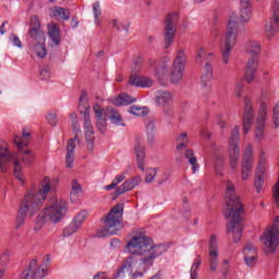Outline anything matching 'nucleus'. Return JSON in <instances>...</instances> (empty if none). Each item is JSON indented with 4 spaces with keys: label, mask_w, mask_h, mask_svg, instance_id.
Segmentation results:
<instances>
[{
    "label": "nucleus",
    "mask_w": 279,
    "mask_h": 279,
    "mask_svg": "<svg viewBox=\"0 0 279 279\" xmlns=\"http://www.w3.org/2000/svg\"><path fill=\"white\" fill-rule=\"evenodd\" d=\"M225 199L227 208L225 217L229 220L227 223L228 234L233 233V241L239 243L243 236V202L236 196V185L231 180L226 181Z\"/></svg>",
    "instance_id": "1"
},
{
    "label": "nucleus",
    "mask_w": 279,
    "mask_h": 279,
    "mask_svg": "<svg viewBox=\"0 0 279 279\" xmlns=\"http://www.w3.org/2000/svg\"><path fill=\"white\" fill-rule=\"evenodd\" d=\"M48 193H51V179L49 177H46L41 181L40 189L38 191L33 187L24 196V199L20 207V211L15 219V230H19L21 226L25 223L26 215H29V217H34V215H36V213L40 210L43 203L45 202V199H47Z\"/></svg>",
    "instance_id": "2"
},
{
    "label": "nucleus",
    "mask_w": 279,
    "mask_h": 279,
    "mask_svg": "<svg viewBox=\"0 0 279 279\" xmlns=\"http://www.w3.org/2000/svg\"><path fill=\"white\" fill-rule=\"evenodd\" d=\"M126 248L134 256H143L140 259V266L144 271L153 267L154 260L167 252V245L157 244L153 246L151 240L147 236H133L128 242Z\"/></svg>",
    "instance_id": "3"
},
{
    "label": "nucleus",
    "mask_w": 279,
    "mask_h": 279,
    "mask_svg": "<svg viewBox=\"0 0 279 279\" xmlns=\"http://www.w3.org/2000/svg\"><path fill=\"white\" fill-rule=\"evenodd\" d=\"M69 213V203L62 198L52 197L47 206L38 214L35 225V232L41 230L43 226L50 223H60Z\"/></svg>",
    "instance_id": "4"
},
{
    "label": "nucleus",
    "mask_w": 279,
    "mask_h": 279,
    "mask_svg": "<svg viewBox=\"0 0 279 279\" xmlns=\"http://www.w3.org/2000/svg\"><path fill=\"white\" fill-rule=\"evenodd\" d=\"M245 32V25L239 23L236 17L231 16L227 24V33L220 44V53L222 64H230V54L236 46L239 34Z\"/></svg>",
    "instance_id": "5"
},
{
    "label": "nucleus",
    "mask_w": 279,
    "mask_h": 279,
    "mask_svg": "<svg viewBox=\"0 0 279 279\" xmlns=\"http://www.w3.org/2000/svg\"><path fill=\"white\" fill-rule=\"evenodd\" d=\"M123 218V206L116 205L104 220V228L96 232L98 239L112 236L121 230V219Z\"/></svg>",
    "instance_id": "6"
},
{
    "label": "nucleus",
    "mask_w": 279,
    "mask_h": 279,
    "mask_svg": "<svg viewBox=\"0 0 279 279\" xmlns=\"http://www.w3.org/2000/svg\"><path fill=\"white\" fill-rule=\"evenodd\" d=\"M78 107L85 110H80L81 114L84 116V130L87 143V150L93 154L95 149V130L93 129V123L90 122V105H88V94L82 92L78 99Z\"/></svg>",
    "instance_id": "7"
},
{
    "label": "nucleus",
    "mask_w": 279,
    "mask_h": 279,
    "mask_svg": "<svg viewBox=\"0 0 279 279\" xmlns=\"http://www.w3.org/2000/svg\"><path fill=\"white\" fill-rule=\"evenodd\" d=\"M13 162V175L23 182V169L21 167V161H19V153H11L5 147H0V169L1 171H8V166Z\"/></svg>",
    "instance_id": "8"
},
{
    "label": "nucleus",
    "mask_w": 279,
    "mask_h": 279,
    "mask_svg": "<svg viewBox=\"0 0 279 279\" xmlns=\"http://www.w3.org/2000/svg\"><path fill=\"white\" fill-rule=\"evenodd\" d=\"M31 138L32 133L25 129H23L22 131V136L15 135L13 137V143L17 147L20 156H22V161L24 162V165H32L34 162V159L36 158L34 150H23V147H27V145H29Z\"/></svg>",
    "instance_id": "9"
},
{
    "label": "nucleus",
    "mask_w": 279,
    "mask_h": 279,
    "mask_svg": "<svg viewBox=\"0 0 279 279\" xmlns=\"http://www.w3.org/2000/svg\"><path fill=\"white\" fill-rule=\"evenodd\" d=\"M262 243L264 244V252L271 254L278 250L279 245V216L275 218V225H272L262 236Z\"/></svg>",
    "instance_id": "10"
},
{
    "label": "nucleus",
    "mask_w": 279,
    "mask_h": 279,
    "mask_svg": "<svg viewBox=\"0 0 279 279\" xmlns=\"http://www.w3.org/2000/svg\"><path fill=\"white\" fill-rule=\"evenodd\" d=\"M264 32L267 40H274L279 32V0H274L272 14L266 21Z\"/></svg>",
    "instance_id": "11"
},
{
    "label": "nucleus",
    "mask_w": 279,
    "mask_h": 279,
    "mask_svg": "<svg viewBox=\"0 0 279 279\" xmlns=\"http://www.w3.org/2000/svg\"><path fill=\"white\" fill-rule=\"evenodd\" d=\"M186 66V54L180 50L172 63L170 71V82L172 84H180L182 77H184V69Z\"/></svg>",
    "instance_id": "12"
},
{
    "label": "nucleus",
    "mask_w": 279,
    "mask_h": 279,
    "mask_svg": "<svg viewBox=\"0 0 279 279\" xmlns=\"http://www.w3.org/2000/svg\"><path fill=\"white\" fill-rule=\"evenodd\" d=\"M178 23V13H169L165 21L163 43L165 49H169L173 45L175 38V25Z\"/></svg>",
    "instance_id": "13"
},
{
    "label": "nucleus",
    "mask_w": 279,
    "mask_h": 279,
    "mask_svg": "<svg viewBox=\"0 0 279 279\" xmlns=\"http://www.w3.org/2000/svg\"><path fill=\"white\" fill-rule=\"evenodd\" d=\"M47 276V264L38 266L36 259H32L26 270L21 275L20 279H44Z\"/></svg>",
    "instance_id": "14"
},
{
    "label": "nucleus",
    "mask_w": 279,
    "mask_h": 279,
    "mask_svg": "<svg viewBox=\"0 0 279 279\" xmlns=\"http://www.w3.org/2000/svg\"><path fill=\"white\" fill-rule=\"evenodd\" d=\"M252 165H254V149L252 144H248L244 149V155L242 157V169L241 178L243 182L250 180V173H252Z\"/></svg>",
    "instance_id": "15"
},
{
    "label": "nucleus",
    "mask_w": 279,
    "mask_h": 279,
    "mask_svg": "<svg viewBox=\"0 0 279 279\" xmlns=\"http://www.w3.org/2000/svg\"><path fill=\"white\" fill-rule=\"evenodd\" d=\"M254 123V104L250 97L244 98V112L242 117V128L244 134H250L252 125Z\"/></svg>",
    "instance_id": "16"
},
{
    "label": "nucleus",
    "mask_w": 279,
    "mask_h": 279,
    "mask_svg": "<svg viewBox=\"0 0 279 279\" xmlns=\"http://www.w3.org/2000/svg\"><path fill=\"white\" fill-rule=\"evenodd\" d=\"M137 263H138V260H136L134 258V256H130L124 262V265H122L120 267V269L118 270V272L116 275V278L117 279L124 278L125 274H130V276H132L133 279L143 277L145 272H143V271H135L134 272V268L136 267Z\"/></svg>",
    "instance_id": "17"
},
{
    "label": "nucleus",
    "mask_w": 279,
    "mask_h": 279,
    "mask_svg": "<svg viewBox=\"0 0 279 279\" xmlns=\"http://www.w3.org/2000/svg\"><path fill=\"white\" fill-rule=\"evenodd\" d=\"M265 123H267V105L262 102L259 106L257 120H256V128H255V140L263 141L265 136Z\"/></svg>",
    "instance_id": "18"
},
{
    "label": "nucleus",
    "mask_w": 279,
    "mask_h": 279,
    "mask_svg": "<svg viewBox=\"0 0 279 279\" xmlns=\"http://www.w3.org/2000/svg\"><path fill=\"white\" fill-rule=\"evenodd\" d=\"M86 211L78 213L75 218L72 220V222L64 228L63 234L64 236H71V234H75L77 230L82 228V223L86 221Z\"/></svg>",
    "instance_id": "19"
},
{
    "label": "nucleus",
    "mask_w": 279,
    "mask_h": 279,
    "mask_svg": "<svg viewBox=\"0 0 279 279\" xmlns=\"http://www.w3.org/2000/svg\"><path fill=\"white\" fill-rule=\"evenodd\" d=\"M80 138H77V135L68 142L65 155V167L68 169L73 168V162H75V147H77Z\"/></svg>",
    "instance_id": "20"
},
{
    "label": "nucleus",
    "mask_w": 279,
    "mask_h": 279,
    "mask_svg": "<svg viewBox=\"0 0 279 279\" xmlns=\"http://www.w3.org/2000/svg\"><path fill=\"white\" fill-rule=\"evenodd\" d=\"M133 149L137 162V168L141 169V171L145 172V158H147L145 153V146L141 141H137L135 142Z\"/></svg>",
    "instance_id": "21"
},
{
    "label": "nucleus",
    "mask_w": 279,
    "mask_h": 279,
    "mask_svg": "<svg viewBox=\"0 0 279 279\" xmlns=\"http://www.w3.org/2000/svg\"><path fill=\"white\" fill-rule=\"evenodd\" d=\"M131 86H137L138 88H151L154 86V81L147 76H131L129 80Z\"/></svg>",
    "instance_id": "22"
},
{
    "label": "nucleus",
    "mask_w": 279,
    "mask_h": 279,
    "mask_svg": "<svg viewBox=\"0 0 279 279\" xmlns=\"http://www.w3.org/2000/svg\"><path fill=\"white\" fill-rule=\"evenodd\" d=\"M51 19H56V21H69L71 19V12L62 7H52L50 9Z\"/></svg>",
    "instance_id": "23"
},
{
    "label": "nucleus",
    "mask_w": 279,
    "mask_h": 279,
    "mask_svg": "<svg viewBox=\"0 0 279 279\" xmlns=\"http://www.w3.org/2000/svg\"><path fill=\"white\" fill-rule=\"evenodd\" d=\"M252 19V3L247 0H241L240 2V21L242 23H250Z\"/></svg>",
    "instance_id": "24"
},
{
    "label": "nucleus",
    "mask_w": 279,
    "mask_h": 279,
    "mask_svg": "<svg viewBox=\"0 0 279 279\" xmlns=\"http://www.w3.org/2000/svg\"><path fill=\"white\" fill-rule=\"evenodd\" d=\"M48 36L52 45H54V47L60 46L62 37L60 36V28L58 27V24L56 23L48 24Z\"/></svg>",
    "instance_id": "25"
},
{
    "label": "nucleus",
    "mask_w": 279,
    "mask_h": 279,
    "mask_svg": "<svg viewBox=\"0 0 279 279\" xmlns=\"http://www.w3.org/2000/svg\"><path fill=\"white\" fill-rule=\"evenodd\" d=\"M239 158H241V148L236 146L229 148V166L231 171H235L236 167H239Z\"/></svg>",
    "instance_id": "26"
},
{
    "label": "nucleus",
    "mask_w": 279,
    "mask_h": 279,
    "mask_svg": "<svg viewBox=\"0 0 279 279\" xmlns=\"http://www.w3.org/2000/svg\"><path fill=\"white\" fill-rule=\"evenodd\" d=\"M184 156L189 165H191L192 173H197V171H199V163L197 162L195 151H193V149H185Z\"/></svg>",
    "instance_id": "27"
},
{
    "label": "nucleus",
    "mask_w": 279,
    "mask_h": 279,
    "mask_svg": "<svg viewBox=\"0 0 279 279\" xmlns=\"http://www.w3.org/2000/svg\"><path fill=\"white\" fill-rule=\"evenodd\" d=\"M156 101L159 106H170L173 101V96L169 92L159 90L156 94Z\"/></svg>",
    "instance_id": "28"
},
{
    "label": "nucleus",
    "mask_w": 279,
    "mask_h": 279,
    "mask_svg": "<svg viewBox=\"0 0 279 279\" xmlns=\"http://www.w3.org/2000/svg\"><path fill=\"white\" fill-rule=\"evenodd\" d=\"M134 101H136V99L126 94H121L111 99V104H113V106H130V104H134Z\"/></svg>",
    "instance_id": "29"
},
{
    "label": "nucleus",
    "mask_w": 279,
    "mask_h": 279,
    "mask_svg": "<svg viewBox=\"0 0 279 279\" xmlns=\"http://www.w3.org/2000/svg\"><path fill=\"white\" fill-rule=\"evenodd\" d=\"M244 49L246 51V53H248V56L255 57L258 56V53H260V43L258 41H246L244 44Z\"/></svg>",
    "instance_id": "30"
},
{
    "label": "nucleus",
    "mask_w": 279,
    "mask_h": 279,
    "mask_svg": "<svg viewBox=\"0 0 279 279\" xmlns=\"http://www.w3.org/2000/svg\"><path fill=\"white\" fill-rule=\"evenodd\" d=\"M82 185L77 182V180L72 181V190L70 192L71 202H77L80 199V195H82Z\"/></svg>",
    "instance_id": "31"
},
{
    "label": "nucleus",
    "mask_w": 279,
    "mask_h": 279,
    "mask_svg": "<svg viewBox=\"0 0 279 279\" xmlns=\"http://www.w3.org/2000/svg\"><path fill=\"white\" fill-rule=\"evenodd\" d=\"M202 266V256H197L191 267L190 278L191 279H199V267Z\"/></svg>",
    "instance_id": "32"
},
{
    "label": "nucleus",
    "mask_w": 279,
    "mask_h": 279,
    "mask_svg": "<svg viewBox=\"0 0 279 279\" xmlns=\"http://www.w3.org/2000/svg\"><path fill=\"white\" fill-rule=\"evenodd\" d=\"M240 138H241V131L239 130V126H234L233 130L231 131L229 149H232L233 147H239Z\"/></svg>",
    "instance_id": "33"
},
{
    "label": "nucleus",
    "mask_w": 279,
    "mask_h": 279,
    "mask_svg": "<svg viewBox=\"0 0 279 279\" xmlns=\"http://www.w3.org/2000/svg\"><path fill=\"white\" fill-rule=\"evenodd\" d=\"M133 117H147L149 114V109L147 107L131 106L128 110Z\"/></svg>",
    "instance_id": "34"
},
{
    "label": "nucleus",
    "mask_w": 279,
    "mask_h": 279,
    "mask_svg": "<svg viewBox=\"0 0 279 279\" xmlns=\"http://www.w3.org/2000/svg\"><path fill=\"white\" fill-rule=\"evenodd\" d=\"M219 266V252L210 251L209 252V269L210 271H217Z\"/></svg>",
    "instance_id": "35"
},
{
    "label": "nucleus",
    "mask_w": 279,
    "mask_h": 279,
    "mask_svg": "<svg viewBox=\"0 0 279 279\" xmlns=\"http://www.w3.org/2000/svg\"><path fill=\"white\" fill-rule=\"evenodd\" d=\"M109 121L113 124V125H125L123 123V118H121V113H119V111L111 109L110 110V116H109Z\"/></svg>",
    "instance_id": "36"
},
{
    "label": "nucleus",
    "mask_w": 279,
    "mask_h": 279,
    "mask_svg": "<svg viewBox=\"0 0 279 279\" xmlns=\"http://www.w3.org/2000/svg\"><path fill=\"white\" fill-rule=\"evenodd\" d=\"M201 84L205 87V90L207 93H210L211 86H213V73L209 74H203L201 77Z\"/></svg>",
    "instance_id": "37"
},
{
    "label": "nucleus",
    "mask_w": 279,
    "mask_h": 279,
    "mask_svg": "<svg viewBox=\"0 0 279 279\" xmlns=\"http://www.w3.org/2000/svg\"><path fill=\"white\" fill-rule=\"evenodd\" d=\"M266 162H267V159L265 158V153H260L255 175H262V177L265 175V171H266L265 165H266Z\"/></svg>",
    "instance_id": "38"
},
{
    "label": "nucleus",
    "mask_w": 279,
    "mask_h": 279,
    "mask_svg": "<svg viewBox=\"0 0 279 279\" xmlns=\"http://www.w3.org/2000/svg\"><path fill=\"white\" fill-rule=\"evenodd\" d=\"M28 35L33 40H43L45 43V32L43 28H29Z\"/></svg>",
    "instance_id": "39"
},
{
    "label": "nucleus",
    "mask_w": 279,
    "mask_h": 279,
    "mask_svg": "<svg viewBox=\"0 0 279 279\" xmlns=\"http://www.w3.org/2000/svg\"><path fill=\"white\" fill-rule=\"evenodd\" d=\"M133 189L134 185L132 184V181L129 179L124 183H122L119 189L116 190V195H123V193H128V191H132Z\"/></svg>",
    "instance_id": "40"
},
{
    "label": "nucleus",
    "mask_w": 279,
    "mask_h": 279,
    "mask_svg": "<svg viewBox=\"0 0 279 279\" xmlns=\"http://www.w3.org/2000/svg\"><path fill=\"white\" fill-rule=\"evenodd\" d=\"M244 71H258V57H251L246 61L245 70Z\"/></svg>",
    "instance_id": "41"
},
{
    "label": "nucleus",
    "mask_w": 279,
    "mask_h": 279,
    "mask_svg": "<svg viewBox=\"0 0 279 279\" xmlns=\"http://www.w3.org/2000/svg\"><path fill=\"white\" fill-rule=\"evenodd\" d=\"M34 50L38 58L47 57V47L45 46V43H37L34 47Z\"/></svg>",
    "instance_id": "42"
},
{
    "label": "nucleus",
    "mask_w": 279,
    "mask_h": 279,
    "mask_svg": "<svg viewBox=\"0 0 279 279\" xmlns=\"http://www.w3.org/2000/svg\"><path fill=\"white\" fill-rule=\"evenodd\" d=\"M93 12H94V21L96 25H101V22H99V17L101 16V4L99 1H96L93 4Z\"/></svg>",
    "instance_id": "43"
},
{
    "label": "nucleus",
    "mask_w": 279,
    "mask_h": 279,
    "mask_svg": "<svg viewBox=\"0 0 279 279\" xmlns=\"http://www.w3.org/2000/svg\"><path fill=\"white\" fill-rule=\"evenodd\" d=\"M223 167H226V161L223 158L218 157L215 162V171L217 175L223 177Z\"/></svg>",
    "instance_id": "44"
},
{
    "label": "nucleus",
    "mask_w": 279,
    "mask_h": 279,
    "mask_svg": "<svg viewBox=\"0 0 279 279\" xmlns=\"http://www.w3.org/2000/svg\"><path fill=\"white\" fill-rule=\"evenodd\" d=\"M156 175H158V169H156V168L146 169L145 182L147 184L154 182V180L156 179Z\"/></svg>",
    "instance_id": "45"
},
{
    "label": "nucleus",
    "mask_w": 279,
    "mask_h": 279,
    "mask_svg": "<svg viewBox=\"0 0 279 279\" xmlns=\"http://www.w3.org/2000/svg\"><path fill=\"white\" fill-rule=\"evenodd\" d=\"M243 254H244V258L250 257V256H256L257 255L256 246H254V244H252V243H247L244 246Z\"/></svg>",
    "instance_id": "46"
},
{
    "label": "nucleus",
    "mask_w": 279,
    "mask_h": 279,
    "mask_svg": "<svg viewBox=\"0 0 279 279\" xmlns=\"http://www.w3.org/2000/svg\"><path fill=\"white\" fill-rule=\"evenodd\" d=\"M209 252H219V242H217V235L211 234L209 236Z\"/></svg>",
    "instance_id": "47"
},
{
    "label": "nucleus",
    "mask_w": 279,
    "mask_h": 279,
    "mask_svg": "<svg viewBox=\"0 0 279 279\" xmlns=\"http://www.w3.org/2000/svg\"><path fill=\"white\" fill-rule=\"evenodd\" d=\"M245 85L243 84V80L236 81L234 86V95L235 97H243V88Z\"/></svg>",
    "instance_id": "48"
},
{
    "label": "nucleus",
    "mask_w": 279,
    "mask_h": 279,
    "mask_svg": "<svg viewBox=\"0 0 279 279\" xmlns=\"http://www.w3.org/2000/svg\"><path fill=\"white\" fill-rule=\"evenodd\" d=\"M244 80L246 84H254V80H256V72L244 70Z\"/></svg>",
    "instance_id": "49"
},
{
    "label": "nucleus",
    "mask_w": 279,
    "mask_h": 279,
    "mask_svg": "<svg viewBox=\"0 0 279 279\" xmlns=\"http://www.w3.org/2000/svg\"><path fill=\"white\" fill-rule=\"evenodd\" d=\"M263 178V175L255 174L254 186L256 189V193H260V191H263V184H265V180Z\"/></svg>",
    "instance_id": "50"
},
{
    "label": "nucleus",
    "mask_w": 279,
    "mask_h": 279,
    "mask_svg": "<svg viewBox=\"0 0 279 279\" xmlns=\"http://www.w3.org/2000/svg\"><path fill=\"white\" fill-rule=\"evenodd\" d=\"M96 126L101 132V134H106L107 120L106 118H100L96 120Z\"/></svg>",
    "instance_id": "51"
},
{
    "label": "nucleus",
    "mask_w": 279,
    "mask_h": 279,
    "mask_svg": "<svg viewBox=\"0 0 279 279\" xmlns=\"http://www.w3.org/2000/svg\"><path fill=\"white\" fill-rule=\"evenodd\" d=\"M10 256H12V251H5L0 257V265L4 267L10 263Z\"/></svg>",
    "instance_id": "52"
},
{
    "label": "nucleus",
    "mask_w": 279,
    "mask_h": 279,
    "mask_svg": "<svg viewBox=\"0 0 279 279\" xmlns=\"http://www.w3.org/2000/svg\"><path fill=\"white\" fill-rule=\"evenodd\" d=\"M10 43H12L13 47H17L19 49H23V43H21V39L19 38V36L12 34L9 37Z\"/></svg>",
    "instance_id": "53"
},
{
    "label": "nucleus",
    "mask_w": 279,
    "mask_h": 279,
    "mask_svg": "<svg viewBox=\"0 0 279 279\" xmlns=\"http://www.w3.org/2000/svg\"><path fill=\"white\" fill-rule=\"evenodd\" d=\"M46 119L49 125H51L52 128H56V125H58V116L56 113H48Z\"/></svg>",
    "instance_id": "54"
},
{
    "label": "nucleus",
    "mask_w": 279,
    "mask_h": 279,
    "mask_svg": "<svg viewBox=\"0 0 279 279\" xmlns=\"http://www.w3.org/2000/svg\"><path fill=\"white\" fill-rule=\"evenodd\" d=\"M156 73L157 75H167V73H169V65H167V63L158 65Z\"/></svg>",
    "instance_id": "55"
},
{
    "label": "nucleus",
    "mask_w": 279,
    "mask_h": 279,
    "mask_svg": "<svg viewBox=\"0 0 279 279\" xmlns=\"http://www.w3.org/2000/svg\"><path fill=\"white\" fill-rule=\"evenodd\" d=\"M94 112L96 114V120L104 119V108L99 104L94 105Z\"/></svg>",
    "instance_id": "56"
},
{
    "label": "nucleus",
    "mask_w": 279,
    "mask_h": 279,
    "mask_svg": "<svg viewBox=\"0 0 279 279\" xmlns=\"http://www.w3.org/2000/svg\"><path fill=\"white\" fill-rule=\"evenodd\" d=\"M70 117H71L72 123L74 125L73 131L74 132H82V129H80V122L77 121V116H75V113H71Z\"/></svg>",
    "instance_id": "57"
},
{
    "label": "nucleus",
    "mask_w": 279,
    "mask_h": 279,
    "mask_svg": "<svg viewBox=\"0 0 279 279\" xmlns=\"http://www.w3.org/2000/svg\"><path fill=\"white\" fill-rule=\"evenodd\" d=\"M31 28H43L40 26V20L38 19V16L33 15L31 17Z\"/></svg>",
    "instance_id": "58"
},
{
    "label": "nucleus",
    "mask_w": 279,
    "mask_h": 279,
    "mask_svg": "<svg viewBox=\"0 0 279 279\" xmlns=\"http://www.w3.org/2000/svg\"><path fill=\"white\" fill-rule=\"evenodd\" d=\"M230 272V260L225 259L222 260V276L226 278Z\"/></svg>",
    "instance_id": "59"
},
{
    "label": "nucleus",
    "mask_w": 279,
    "mask_h": 279,
    "mask_svg": "<svg viewBox=\"0 0 279 279\" xmlns=\"http://www.w3.org/2000/svg\"><path fill=\"white\" fill-rule=\"evenodd\" d=\"M256 260H257L256 255L244 257V262H245V265H247V267H254V265H256Z\"/></svg>",
    "instance_id": "60"
},
{
    "label": "nucleus",
    "mask_w": 279,
    "mask_h": 279,
    "mask_svg": "<svg viewBox=\"0 0 279 279\" xmlns=\"http://www.w3.org/2000/svg\"><path fill=\"white\" fill-rule=\"evenodd\" d=\"M112 25L116 27V29H118V32H123V29L128 32V27H125V25H123V23L119 22L118 20H112Z\"/></svg>",
    "instance_id": "61"
},
{
    "label": "nucleus",
    "mask_w": 279,
    "mask_h": 279,
    "mask_svg": "<svg viewBox=\"0 0 279 279\" xmlns=\"http://www.w3.org/2000/svg\"><path fill=\"white\" fill-rule=\"evenodd\" d=\"M51 77V71L48 68H45L40 71V80H49Z\"/></svg>",
    "instance_id": "62"
},
{
    "label": "nucleus",
    "mask_w": 279,
    "mask_h": 279,
    "mask_svg": "<svg viewBox=\"0 0 279 279\" xmlns=\"http://www.w3.org/2000/svg\"><path fill=\"white\" fill-rule=\"evenodd\" d=\"M146 141L148 145H154V143H156V136L154 135V132H147Z\"/></svg>",
    "instance_id": "63"
},
{
    "label": "nucleus",
    "mask_w": 279,
    "mask_h": 279,
    "mask_svg": "<svg viewBox=\"0 0 279 279\" xmlns=\"http://www.w3.org/2000/svg\"><path fill=\"white\" fill-rule=\"evenodd\" d=\"M187 147H189V141L177 142V151H182V149H186Z\"/></svg>",
    "instance_id": "64"
}]
</instances>
